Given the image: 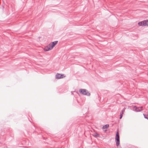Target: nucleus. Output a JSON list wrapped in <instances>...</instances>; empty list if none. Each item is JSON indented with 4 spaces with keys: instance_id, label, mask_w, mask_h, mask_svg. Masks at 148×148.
Listing matches in <instances>:
<instances>
[{
    "instance_id": "1",
    "label": "nucleus",
    "mask_w": 148,
    "mask_h": 148,
    "mask_svg": "<svg viewBox=\"0 0 148 148\" xmlns=\"http://www.w3.org/2000/svg\"><path fill=\"white\" fill-rule=\"evenodd\" d=\"M58 41L51 42L48 45L45 47L44 49V50L46 51L51 50L58 43Z\"/></svg>"
},
{
    "instance_id": "2",
    "label": "nucleus",
    "mask_w": 148,
    "mask_h": 148,
    "mask_svg": "<svg viewBox=\"0 0 148 148\" xmlns=\"http://www.w3.org/2000/svg\"><path fill=\"white\" fill-rule=\"evenodd\" d=\"M116 145L117 146H118L120 144L119 135L118 131H117L115 136V138Z\"/></svg>"
},
{
    "instance_id": "3",
    "label": "nucleus",
    "mask_w": 148,
    "mask_h": 148,
    "mask_svg": "<svg viewBox=\"0 0 148 148\" xmlns=\"http://www.w3.org/2000/svg\"><path fill=\"white\" fill-rule=\"evenodd\" d=\"M79 92L81 94L87 96H90V93L87 90L85 89H81L79 90Z\"/></svg>"
},
{
    "instance_id": "4",
    "label": "nucleus",
    "mask_w": 148,
    "mask_h": 148,
    "mask_svg": "<svg viewBox=\"0 0 148 148\" xmlns=\"http://www.w3.org/2000/svg\"><path fill=\"white\" fill-rule=\"evenodd\" d=\"M138 25L139 26H148V20H144L139 22Z\"/></svg>"
},
{
    "instance_id": "5",
    "label": "nucleus",
    "mask_w": 148,
    "mask_h": 148,
    "mask_svg": "<svg viewBox=\"0 0 148 148\" xmlns=\"http://www.w3.org/2000/svg\"><path fill=\"white\" fill-rule=\"evenodd\" d=\"M65 76L63 74H60L58 73L56 75V78L57 79H60L63 78Z\"/></svg>"
},
{
    "instance_id": "6",
    "label": "nucleus",
    "mask_w": 148,
    "mask_h": 148,
    "mask_svg": "<svg viewBox=\"0 0 148 148\" xmlns=\"http://www.w3.org/2000/svg\"><path fill=\"white\" fill-rule=\"evenodd\" d=\"M142 108V107L137 108L136 107H134V110L135 111H136V112H140L143 110Z\"/></svg>"
},
{
    "instance_id": "7",
    "label": "nucleus",
    "mask_w": 148,
    "mask_h": 148,
    "mask_svg": "<svg viewBox=\"0 0 148 148\" xmlns=\"http://www.w3.org/2000/svg\"><path fill=\"white\" fill-rule=\"evenodd\" d=\"M109 127V125H106L103 127V129L104 131L106 132L107 131V129Z\"/></svg>"
},
{
    "instance_id": "8",
    "label": "nucleus",
    "mask_w": 148,
    "mask_h": 148,
    "mask_svg": "<svg viewBox=\"0 0 148 148\" xmlns=\"http://www.w3.org/2000/svg\"><path fill=\"white\" fill-rule=\"evenodd\" d=\"M93 136L95 137H99V135L96 132L94 133L93 134Z\"/></svg>"
},
{
    "instance_id": "9",
    "label": "nucleus",
    "mask_w": 148,
    "mask_h": 148,
    "mask_svg": "<svg viewBox=\"0 0 148 148\" xmlns=\"http://www.w3.org/2000/svg\"><path fill=\"white\" fill-rule=\"evenodd\" d=\"M124 111H125V109H124L123 110H122L121 111V112H120V114H122L123 115V114H124Z\"/></svg>"
},
{
    "instance_id": "10",
    "label": "nucleus",
    "mask_w": 148,
    "mask_h": 148,
    "mask_svg": "<svg viewBox=\"0 0 148 148\" xmlns=\"http://www.w3.org/2000/svg\"><path fill=\"white\" fill-rule=\"evenodd\" d=\"M144 116V117H145V119H147L148 120V115H145L144 114H143Z\"/></svg>"
},
{
    "instance_id": "11",
    "label": "nucleus",
    "mask_w": 148,
    "mask_h": 148,
    "mask_svg": "<svg viewBox=\"0 0 148 148\" xmlns=\"http://www.w3.org/2000/svg\"><path fill=\"white\" fill-rule=\"evenodd\" d=\"M123 115H122V114H120V119H121L122 118V116H123Z\"/></svg>"
}]
</instances>
